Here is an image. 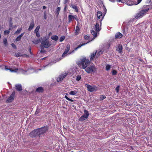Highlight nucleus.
Listing matches in <instances>:
<instances>
[{
	"label": "nucleus",
	"mask_w": 152,
	"mask_h": 152,
	"mask_svg": "<svg viewBox=\"0 0 152 152\" xmlns=\"http://www.w3.org/2000/svg\"><path fill=\"white\" fill-rule=\"evenodd\" d=\"M148 6H144L142 9L139 11L135 16L136 18L137 19L140 18H141L145 15L148 12L149 10L151 9L148 7Z\"/></svg>",
	"instance_id": "f257e3e1"
},
{
	"label": "nucleus",
	"mask_w": 152,
	"mask_h": 152,
	"mask_svg": "<svg viewBox=\"0 0 152 152\" xmlns=\"http://www.w3.org/2000/svg\"><path fill=\"white\" fill-rule=\"evenodd\" d=\"M89 63V59H86L85 57H83L80 58L77 64L79 65H81L83 69L86 68Z\"/></svg>",
	"instance_id": "f03ea898"
},
{
	"label": "nucleus",
	"mask_w": 152,
	"mask_h": 152,
	"mask_svg": "<svg viewBox=\"0 0 152 152\" xmlns=\"http://www.w3.org/2000/svg\"><path fill=\"white\" fill-rule=\"evenodd\" d=\"M41 43V45L45 48H48L51 45V43L49 42L48 39L46 37L42 39Z\"/></svg>",
	"instance_id": "7ed1b4c3"
},
{
	"label": "nucleus",
	"mask_w": 152,
	"mask_h": 152,
	"mask_svg": "<svg viewBox=\"0 0 152 152\" xmlns=\"http://www.w3.org/2000/svg\"><path fill=\"white\" fill-rule=\"evenodd\" d=\"M101 28L99 27V24L96 23L95 25L94 30H92L91 31V32L94 36V38L97 36V33L99 32L101 30Z\"/></svg>",
	"instance_id": "20e7f679"
},
{
	"label": "nucleus",
	"mask_w": 152,
	"mask_h": 152,
	"mask_svg": "<svg viewBox=\"0 0 152 152\" xmlns=\"http://www.w3.org/2000/svg\"><path fill=\"white\" fill-rule=\"evenodd\" d=\"M85 86L87 88L88 91L90 92L96 91L98 90V87L95 85L91 86L87 84H85Z\"/></svg>",
	"instance_id": "39448f33"
},
{
	"label": "nucleus",
	"mask_w": 152,
	"mask_h": 152,
	"mask_svg": "<svg viewBox=\"0 0 152 152\" xmlns=\"http://www.w3.org/2000/svg\"><path fill=\"white\" fill-rule=\"evenodd\" d=\"M85 71L88 74L95 72L96 71V68L94 65H91L85 69Z\"/></svg>",
	"instance_id": "423d86ee"
},
{
	"label": "nucleus",
	"mask_w": 152,
	"mask_h": 152,
	"mask_svg": "<svg viewBox=\"0 0 152 152\" xmlns=\"http://www.w3.org/2000/svg\"><path fill=\"white\" fill-rule=\"evenodd\" d=\"M142 0H137V2L131 1L130 0H122V3H125L128 5H137L140 3Z\"/></svg>",
	"instance_id": "0eeeda50"
},
{
	"label": "nucleus",
	"mask_w": 152,
	"mask_h": 152,
	"mask_svg": "<svg viewBox=\"0 0 152 152\" xmlns=\"http://www.w3.org/2000/svg\"><path fill=\"white\" fill-rule=\"evenodd\" d=\"M89 115V113L88 110H85L84 114L79 119V121H82L87 118Z\"/></svg>",
	"instance_id": "6e6552de"
},
{
	"label": "nucleus",
	"mask_w": 152,
	"mask_h": 152,
	"mask_svg": "<svg viewBox=\"0 0 152 152\" xmlns=\"http://www.w3.org/2000/svg\"><path fill=\"white\" fill-rule=\"evenodd\" d=\"M15 93V91H13L10 96L6 101V103H10L12 102L14 99Z\"/></svg>",
	"instance_id": "1a4fd4ad"
},
{
	"label": "nucleus",
	"mask_w": 152,
	"mask_h": 152,
	"mask_svg": "<svg viewBox=\"0 0 152 152\" xmlns=\"http://www.w3.org/2000/svg\"><path fill=\"white\" fill-rule=\"evenodd\" d=\"M40 135L38 129H35L32 131L29 134V135L32 137H35Z\"/></svg>",
	"instance_id": "9d476101"
},
{
	"label": "nucleus",
	"mask_w": 152,
	"mask_h": 152,
	"mask_svg": "<svg viewBox=\"0 0 152 152\" xmlns=\"http://www.w3.org/2000/svg\"><path fill=\"white\" fill-rule=\"evenodd\" d=\"M97 16L98 19H100L99 21L100 22V26H101L102 24L101 22L104 16L102 15V13L101 12L98 11L97 13Z\"/></svg>",
	"instance_id": "9b49d317"
},
{
	"label": "nucleus",
	"mask_w": 152,
	"mask_h": 152,
	"mask_svg": "<svg viewBox=\"0 0 152 152\" xmlns=\"http://www.w3.org/2000/svg\"><path fill=\"white\" fill-rule=\"evenodd\" d=\"M70 46L69 44L66 45L65 50L62 55V57L64 58L66 56L67 53L70 50Z\"/></svg>",
	"instance_id": "f8f14e48"
},
{
	"label": "nucleus",
	"mask_w": 152,
	"mask_h": 152,
	"mask_svg": "<svg viewBox=\"0 0 152 152\" xmlns=\"http://www.w3.org/2000/svg\"><path fill=\"white\" fill-rule=\"evenodd\" d=\"M90 41H89L88 42H87L86 43H82V44H81L80 45H79L77 47H76L74 49V50H73L72 51V52H71L70 53H68V54H71L72 53H73L74 52L75 50H77L79 48H80V47H81L82 46H83V45H86V44L88 43V42H90Z\"/></svg>",
	"instance_id": "ddd939ff"
},
{
	"label": "nucleus",
	"mask_w": 152,
	"mask_h": 152,
	"mask_svg": "<svg viewBox=\"0 0 152 152\" xmlns=\"http://www.w3.org/2000/svg\"><path fill=\"white\" fill-rule=\"evenodd\" d=\"M37 129L39 134H40V135L45 133L47 130V129L45 127L42 128L41 129Z\"/></svg>",
	"instance_id": "4468645a"
},
{
	"label": "nucleus",
	"mask_w": 152,
	"mask_h": 152,
	"mask_svg": "<svg viewBox=\"0 0 152 152\" xmlns=\"http://www.w3.org/2000/svg\"><path fill=\"white\" fill-rule=\"evenodd\" d=\"M15 88L16 90L18 91H21L22 90V86L20 84H17L15 85Z\"/></svg>",
	"instance_id": "2eb2a0df"
},
{
	"label": "nucleus",
	"mask_w": 152,
	"mask_h": 152,
	"mask_svg": "<svg viewBox=\"0 0 152 152\" xmlns=\"http://www.w3.org/2000/svg\"><path fill=\"white\" fill-rule=\"evenodd\" d=\"M5 69L6 70H9L11 72H16L18 71V68H15V69H13L12 68H10V67H9L7 66H5Z\"/></svg>",
	"instance_id": "dca6fc26"
},
{
	"label": "nucleus",
	"mask_w": 152,
	"mask_h": 152,
	"mask_svg": "<svg viewBox=\"0 0 152 152\" xmlns=\"http://www.w3.org/2000/svg\"><path fill=\"white\" fill-rule=\"evenodd\" d=\"M44 91V89L42 87H40L37 88L36 90V92L39 93H42Z\"/></svg>",
	"instance_id": "f3484780"
},
{
	"label": "nucleus",
	"mask_w": 152,
	"mask_h": 152,
	"mask_svg": "<svg viewBox=\"0 0 152 152\" xmlns=\"http://www.w3.org/2000/svg\"><path fill=\"white\" fill-rule=\"evenodd\" d=\"M68 23H70L71 22H72L73 20H74V18H75L74 17V15H68Z\"/></svg>",
	"instance_id": "a211bd4d"
},
{
	"label": "nucleus",
	"mask_w": 152,
	"mask_h": 152,
	"mask_svg": "<svg viewBox=\"0 0 152 152\" xmlns=\"http://www.w3.org/2000/svg\"><path fill=\"white\" fill-rule=\"evenodd\" d=\"M123 36L122 34L121 33L119 32H117L115 34V38L117 39H120Z\"/></svg>",
	"instance_id": "6ab92c4d"
},
{
	"label": "nucleus",
	"mask_w": 152,
	"mask_h": 152,
	"mask_svg": "<svg viewBox=\"0 0 152 152\" xmlns=\"http://www.w3.org/2000/svg\"><path fill=\"white\" fill-rule=\"evenodd\" d=\"M34 21L31 22L30 25L29 26L28 28V30L29 31L31 30L34 28Z\"/></svg>",
	"instance_id": "aec40b11"
},
{
	"label": "nucleus",
	"mask_w": 152,
	"mask_h": 152,
	"mask_svg": "<svg viewBox=\"0 0 152 152\" xmlns=\"http://www.w3.org/2000/svg\"><path fill=\"white\" fill-rule=\"evenodd\" d=\"M118 53H122L123 47L121 45H118Z\"/></svg>",
	"instance_id": "412c9836"
},
{
	"label": "nucleus",
	"mask_w": 152,
	"mask_h": 152,
	"mask_svg": "<svg viewBox=\"0 0 152 152\" xmlns=\"http://www.w3.org/2000/svg\"><path fill=\"white\" fill-rule=\"evenodd\" d=\"M96 53L97 50L95 53H91V57L90 58V60L91 61L93 60L94 58Z\"/></svg>",
	"instance_id": "4be33fe9"
},
{
	"label": "nucleus",
	"mask_w": 152,
	"mask_h": 152,
	"mask_svg": "<svg viewBox=\"0 0 152 152\" xmlns=\"http://www.w3.org/2000/svg\"><path fill=\"white\" fill-rule=\"evenodd\" d=\"M41 40L40 39H33L32 42L33 43L35 44H37L41 42Z\"/></svg>",
	"instance_id": "5701e85b"
},
{
	"label": "nucleus",
	"mask_w": 152,
	"mask_h": 152,
	"mask_svg": "<svg viewBox=\"0 0 152 152\" xmlns=\"http://www.w3.org/2000/svg\"><path fill=\"white\" fill-rule=\"evenodd\" d=\"M58 37L57 35H53L51 36V39L56 41H57L58 39Z\"/></svg>",
	"instance_id": "b1692460"
},
{
	"label": "nucleus",
	"mask_w": 152,
	"mask_h": 152,
	"mask_svg": "<svg viewBox=\"0 0 152 152\" xmlns=\"http://www.w3.org/2000/svg\"><path fill=\"white\" fill-rule=\"evenodd\" d=\"M15 56L17 57L23 56V55L21 53L19 52H18L16 53H15Z\"/></svg>",
	"instance_id": "393cba45"
},
{
	"label": "nucleus",
	"mask_w": 152,
	"mask_h": 152,
	"mask_svg": "<svg viewBox=\"0 0 152 152\" xmlns=\"http://www.w3.org/2000/svg\"><path fill=\"white\" fill-rule=\"evenodd\" d=\"M77 93V91H72L69 92V94L70 95H75Z\"/></svg>",
	"instance_id": "a878e982"
},
{
	"label": "nucleus",
	"mask_w": 152,
	"mask_h": 152,
	"mask_svg": "<svg viewBox=\"0 0 152 152\" xmlns=\"http://www.w3.org/2000/svg\"><path fill=\"white\" fill-rule=\"evenodd\" d=\"M41 47L40 53H44L46 52V50L44 49V47L42 45L40 46Z\"/></svg>",
	"instance_id": "bb28decb"
},
{
	"label": "nucleus",
	"mask_w": 152,
	"mask_h": 152,
	"mask_svg": "<svg viewBox=\"0 0 152 152\" xmlns=\"http://www.w3.org/2000/svg\"><path fill=\"white\" fill-rule=\"evenodd\" d=\"M80 31V29L78 26H77L76 27L75 29V33L76 34H77L79 33V31Z\"/></svg>",
	"instance_id": "cd10ccee"
},
{
	"label": "nucleus",
	"mask_w": 152,
	"mask_h": 152,
	"mask_svg": "<svg viewBox=\"0 0 152 152\" xmlns=\"http://www.w3.org/2000/svg\"><path fill=\"white\" fill-rule=\"evenodd\" d=\"M63 79V78L62 77V75H60L57 78V81L58 82H59L60 81H62Z\"/></svg>",
	"instance_id": "c85d7f7f"
},
{
	"label": "nucleus",
	"mask_w": 152,
	"mask_h": 152,
	"mask_svg": "<svg viewBox=\"0 0 152 152\" xmlns=\"http://www.w3.org/2000/svg\"><path fill=\"white\" fill-rule=\"evenodd\" d=\"M12 28H10L9 30H5L4 32V34H8L10 32V30Z\"/></svg>",
	"instance_id": "c756f323"
},
{
	"label": "nucleus",
	"mask_w": 152,
	"mask_h": 152,
	"mask_svg": "<svg viewBox=\"0 0 152 152\" xmlns=\"http://www.w3.org/2000/svg\"><path fill=\"white\" fill-rule=\"evenodd\" d=\"M72 7L73 9H75V11L76 12H78V10L77 8V6H76L75 5H72Z\"/></svg>",
	"instance_id": "7c9ffc66"
},
{
	"label": "nucleus",
	"mask_w": 152,
	"mask_h": 152,
	"mask_svg": "<svg viewBox=\"0 0 152 152\" xmlns=\"http://www.w3.org/2000/svg\"><path fill=\"white\" fill-rule=\"evenodd\" d=\"M22 30V28H20L18 29L15 32L14 34H18L20 33L21 31Z\"/></svg>",
	"instance_id": "2f4dec72"
},
{
	"label": "nucleus",
	"mask_w": 152,
	"mask_h": 152,
	"mask_svg": "<svg viewBox=\"0 0 152 152\" xmlns=\"http://www.w3.org/2000/svg\"><path fill=\"white\" fill-rule=\"evenodd\" d=\"M40 28V26H37L34 30V33H36V32H39V30Z\"/></svg>",
	"instance_id": "473e14b6"
},
{
	"label": "nucleus",
	"mask_w": 152,
	"mask_h": 152,
	"mask_svg": "<svg viewBox=\"0 0 152 152\" xmlns=\"http://www.w3.org/2000/svg\"><path fill=\"white\" fill-rule=\"evenodd\" d=\"M111 68L110 66V65L107 64L106 66V70L107 71L109 70Z\"/></svg>",
	"instance_id": "72a5a7b5"
},
{
	"label": "nucleus",
	"mask_w": 152,
	"mask_h": 152,
	"mask_svg": "<svg viewBox=\"0 0 152 152\" xmlns=\"http://www.w3.org/2000/svg\"><path fill=\"white\" fill-rule=\"evenodd\" d=\"M64 97L68 100L71 102H73L74 101V100L72 99H69V98H68L67 96L65 95L64 96Z\"/></svg>",
	"instance_id": "f704fd0d"
},
{
	"label": "nucleus",
	"mask_w": 152,
	"mask_h": 152,
	"mask_svg": "<svg viewBox=\"0 0 152 152\" xmlns=\"http://www.w3.org/2000/svg\"><path fill=\"white\" fill-rule=\"evenodd\" d=\"M117 74V72L116 70H113L112 71V74L113 75H115Z\"/></svg>",
	"instance_id": "c9c22d12"
},
{
	"label": "nucleus",
	"mask_w": 152,
	"mask_h": 152,
	"mask_svg": "<svg viewBox=\"0 0 152 152\" xmlns=\"http://www.w3.org/2000/svg\"><path fill=\"white\" fill-rule=\"evenodd\" d=\"M3 43L5 46L7 45V39L6 38H4L3 40Z\"/></svg>",
	"instance_id": "e433bc0d"
},
{
	"label": "nucleus",
	"mask_w": 152,
	"mask_h": 152,
	"mask_svg": "<svg viewBox=\"0 0 152 152\" xmlns=\"http://www.w3.org/2000/svg\"><path fill=\"white\" fill-rule=\"evenodd\" d=\"M81 77L80 75H77L76 76V80L77 81H79L81 79Z\"/></svg>",
	"instance_id": "4c0bfd02"
},
{
	"label": "nucleus",
	"mask_w": 152,
	"mask_h": 152,
	"mask_svg": "<svg viewBox=\"0 0 152 152\" xmlns=\"http://www.w3.org/2000/svg\"><path fill=\"white\" fill-rule=\"evenodd\" d=\"M65 39V37L64 36H61L60 38V41L61 42L63 41Z\"/></svg>",
	"instance_id": "58836bf2"
},
{
	"label": "nucleus",
	"mask_w": 152,
	"mask_h": 152,
	"mask_svg": "<svg viewBox=\"0 0 152 152\" xmlns=\"http://www.w3.org/2000/svg\"><path fill=\"white\" fill-rule=\"evenodd\" d=\"M60 10L61 8L60 7H58L56 9V12L57 13L58 15V14L60 11Z\"/></svg>",
	"instance_id": "ea45409f"
},
{
	"label": "nucleus",
	"mask_w": 152,
	"mask_h": 152,
	"mask_svg": "<svg viewBox=\"0 0 152 152\" xmlns=\"http://www.w3.org/2000/svg\"><path fill=\"white\" fill-rule=\"evenodd\" d=\"M21 37H20L19 36L18 37H17L15 39V41L16 42L19 41H20L21 39Z\"/></svg>",
	"instance_id": "a19ab883"
},
{
	"label": "nucleus",
	"mask_w": 152,
	"mask_h": 152,
	"mask_svg": "<svg viewBox=\"0 0 152 152\" xmlns=\"http://www.w3.org/2000/svg\"><path fill=\"white\" fill-rule=\"evenodd\" d=\"M12 24H13V23H12V19L11 18V20L10 22L9 26H10V28H11L12 29Z\"/></svg>",
	"instance_id": "79ce46f5"
},
{
	"label": "nucleus",
	"mask_w": 152,
	"mask_h": 152,
	"mask_svg": "<svg viewBox=\"0 0 152 152\" xmlns=\"http://www.w3.org/2000/svg\"><path fill=\"white\" fill-rule=\"evenodd\" d=\"M106 98V96L104 95H101L100 97V99L101 100H102L103 99H104Z\"/></svg>",
	"instance_id": "37998d69"
},
{
	"label": "nucleus",
	"mask_w": 152,
	"mask_h": 152,
	"mask_svg": "<svg viewBox=\"0 0 152 152\" xmlns=\"http://www.w3.org/2000/svg\"><path fill=\"white\" fill-rule=\"evenodd\" d=\"M120 87L119 86H118L115 88V90L117 93H118L119 91Z\"/></svg>",
	"instance_id": "c03bdc74"
},
{
	"label": "nucleus",
	"mask_w": 152,
	"mask_h": 152,
	"mask_svg": "<svg viewBox=\"0 0 152 152\" xmlns=\"http://www.w3.org/2000/svg\"><path fill=\"white\" fill-rule=\"evenodd\" d=\"M11 45L13 48L14 49H16L17 48L16 47L14 43H12L11 44Z\"/></svg>",
	"instance_id": "a18cd8bd"
},
{
	"label": "nucleus",
	"mask_w": 152,
	"mask_h": 152,
	"mask_svg": "<svg viewBox=\"0 0 152 152\" xmlns=\"http://www.w3.org/2000/svg\"><path fill=\"white\" fill-rule=\"evenodd\" d=\"M74 17L75 18H74V20L75 19L77 21H78L79 20L77 18V16L76 15H74Z\"/></svg>",
	"instance_id": "49530a36"
},
{
	"label": "nucleus",
	"mask_w": 152,
	"mask_h": 152,
	"mask_svg": "<svg viewBox=\"0 0 152 152\" xmlns=\"http://www.w3.org/2000/svg\"><path fill=\"white\" fill-rule=\"evenodd\" d=\"M84 38L85 39L88 40L89 38V37L86 35L84 36Z\"/></svg>",
	"instance_id": "de8ad7c7"
},
{
	"label": "nucleus",
	"mask_w": 152,
	"mask_h": 152,
	"mask_svg": "<svg viewBox=\"0 0 152 152\" xmlns=\"http://www.w3.org/2000/svg\"><path fill=\"white\" fill-rule=\"evenodd\" d=\"M39 110L38 109H37L35 113V114L36 115L38 114L39 112Z\"/></svg>",
	"instance_id": "09e8293b"
},
{
	"label": "nucleus",
	"mask_w": 152,
	"mask_h": 152,
	"mask_svg": "<svg viewBox=\"0 0 152 152\" xmlns=\"http://www.w3.org/2000/svg\"><path fill=\"white\" fill-rule=\"evenodd\" d=\"M35 33L36 34V35L37 37H40L39 32H36Z\"/></svg>",
	"instance_id": "8fccbe9b"
},
{
	"label": "nucleus",
	"mask_w": 152,
	"mask_h": 152,
	"mask_svg": "<svg viewBox=\"0 0 152 152\" xmlns=\"http://www.w3.org/2000/svg\"><path fill=\"white\" fill-rule=\"evenodd\" d=\"M67 74L66 73L64 74V75H62V76L64 79L67 75Z\"/></svg>",
	"instance_id": "3c124183"
},
{
	"label": "nucleus",
	"mask_w": 152,
	"mask_h": 152,
	"mask_svg": "<svg viewBox=\"0 0 152 152\" xmlns=\"http://www.w3.org/2000/svg\"><path fill=\"white\" fill-rule=\"evenodd\" d=\"M44 18L45 20H46L47 19V15L45 12L44 13Z\"/></svg>",
	"instance_id": "603ef678"
},
{
	"label": "nucleus",
	"mask_w": 152,
	"mask_h": 152,
	"mask_svg": "<svg viewBox=\"0 0 152 152\" xmlns=\"http://www.w3.org/2000/svg\"><path fill=\"white\" fill-rule=\"evenodd\" d=\"M28 51L30 52V54H32V53H31V47L30 46L29 47Z\"/></svg>",
	"instance_id": "864d4df0"
},
{
	"label": "nucleus",
	"mask_w": 152,
	"mask_h": 152,
	"mask_svg": "<svg viewBox=\"0 0 152 152\" xmlns=\"http://www.w3.org/2000/svg\"><path fill=\"white\" fill-rule=\"evenodd\" d=\"M68 0H64V4H67V3L68 2Z\"/></svg>",
	"instance_id": "5fc2aeb1"
},
{
	"label": "nucleus",
	"mask_w": 152,
	"mask_h": 152,
	"mask_svg": "<svg viewBox=\"0 0 152 152\" xmlns=\"http://www.w3.org/2000/svg\"><path fill=\"white\" fill-rule=\"evenodd\" d=\"M24 34H25V33L23 32V33H21V34H20L19 36H20V37L21 38L22 37L23 35Z\"/></svg>",
	"instance_id": "6e6d98bb"
},
{
	"label": "nucleus",
	"mask_w": 152,
	"mask_h": 152,
	"mask_svg": "<svg viewBox=\"0 0 152 152\" xmlns=\"http://www.w3.org/2000/svg\"><path fill=\"white\" fill-rule=\"evenodd\" d=\"M116 0V1H117V2H122V0Z\"/></svg>",
	"instance_id": "4d7b16f0"
},
{
	"label": "nucleus",
	"mask_w": 152,
	"mask_h": 152,
	"mask_svg": "<svg viewBox=\"0 0 152 152\" xmlns=\"http://www.w3.org/2000/svg\"><path fill=\"white\" fill-rule=\"evenodd\" d=\"M110 1L113 2H114L116 0H109Z\"/></svg>",
	"instance_id": "13d9d810"
},
{
	"label": "nucleus",
	"mask_w": 152,
	"mask_h": 152,
	"mask_svg": "<svg viewBox=\"0 0 152 152\" xmlns=\"http://www.w3.org/2000/svg\"><path fill=\"white\" fill-rule=\"evenodd\" d=\"M66 6L65 7H64V11H66Z\"/></svg>",
	"instance_id": "bf43d9fd"
},
{
	"label": "nucleus",
	"mask_w": 152,
	"mask_h": 152,
	"mask_svg": "<svg viewBox=\"0 0 152 152\" xmlns=\"http://www.w3.org/2000/svg\"><path fill=\"white\" fill-rule=\"evenodd\" d=\"M42 8L43 9H44L46 8V7L45 6H43Z\"/></svg>",
	"instance_id": "052dcab7"
},
{
	"label": "nucleus",
	"mask_w": 152,
	"mask_h": 152,
	"mask_svg": "<svg viewBox=\"0 0 152 152\" xmlns=\"http://www.w3.org/2000/svg\"><path fill=\"white\" fill-rule=\"evenodd\" d=\"M1 34H0V39L1 38Z\"/></svg>",
	"instance_id": "680f3d73"
},
{
	"label": "nucleus",
	"mask_w": 152,
	"mask_h": 152,
	"mask_svg": "<svg viewBox=\"0 0 152 152\" xmlns=\"http://www.w3.org/2000/svg\"><path fill=\"white\" fill-rule=\"evenodd\" d=\"M24 55V56H27V55Z\"/></svg>",
	"instance_id": "e2e57ef3"
},
{
	"label": "nucleus",
	"mask_w": 152,
	"mask_h": 152,
	"mask_svg": "<svg viewBox=\"0 0 152 152\" xmlns=\"http://www.w3.org/2000/svg\"><path fill=\"white\" fill-rule=\"evenodd\" d=\"M99 53H97V55H98V54H99Z\"/></svg>",
	"instance_id": "0e129e2a"
},
{
	"label": "nucleus",
	"mask_w": 152,
	"mask_h": 152,
	"mask_svg": "<svg viewBox=\"0 0 152 152\" xmlns=\"http://www.w3.org/2000/svg\"><path fill=\"white\" fill-rule=\"evenodd\" d=\"M45 58H43V59H45Z\"/></svg>",
	"instance_id": "69168bd1"
},
{
	"label": "nucleus",
	"mask_w": 152,
	"mask_h": 152,
	"mask_svg": "<svg viewBox=\"0 0 152 152\" xmlns=\"http://www.w3.org/2000/svg\"><path fill=\"white\" fill-rule=\"evenodd\" d=\"M44 152H47V151H44Z\"/></svg>",
	"instance_id": "338daca9"
}]
</instances>
